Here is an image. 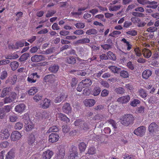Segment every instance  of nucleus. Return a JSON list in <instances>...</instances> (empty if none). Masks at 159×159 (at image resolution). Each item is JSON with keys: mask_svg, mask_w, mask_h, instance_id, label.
I'll return each instance as SVG.
<instances>
[{"mask_svg": "<svg viewBox=\"0 0 159 159\" xmlns=\"http://www.w3.org/2000/svg\"><path fill=\"white\" fill-rule=\"evenodd\" d=\"M134 120V117L131 114H125L122 116L120 119L121 124L125 126H127L132 124Z\"/></svg>", "mask_w": 159, "mask_h": 159, "instance_id": "1", "label": "nucleus"}, {"mask_svg": "<svg viewBox=\"0 0 159 159\" xmlns=\"http://www.w3.org/2000/svg\"><path fill=\"white\" fill-rule=\"evenodd\" d=\"M74 124L75 126H79L81 129L84 130H87L89 129V127L87 123L81 120H76L74 122Z\"/></svg>", "mask_w": 159, "mask_h": 159, "instance_id": "2", "label": "nucleus"}, {"mask_svg": "<svg viewBox=\"0 0 159 159\" xmlns=\"http://www.w3.org/2000/svg\"><path fill=\"white\" fill-rule=\"evenodd\" d=\"M146 129L145 126H140L134 130V133L137 136L141 137L144 135Z\"/></svg>", "mask_w": 159, "mask_h": 159, "instance_id": "3", "label": "nucleus"}, {"mask_svg": "<svg viewBox=\"0 0 159 159\" xmlns=\"http://www.w3.org/2000/svg\"><path fill=\"white\" fill-rule=\"evenodd\" d=\"M40 76L38 75L37 73H34L28 75L27 80L28 83H34L37 80V79H39Z\"/></svg>", "mask_w": 159, "mask_h": 159, "instance_id": "4", "label": "nucleus"}, {"mask_svg": "<svg viewBox=\"0 0 159 159\" xmlns=\"http://www.w3.org/2000/svg\"><path fill=\"white\" fill-rule=\"evenodd\" d=\"M70 155L68 157L69 159H74L77 156L78 152L77 148L74 145H72L69 150Z\"/></svg>", "mask_w": 159, "mask_h": 159, "instance_id": "5", "label": "nucleus"}, {"mask_svg": "<svg viewBox=\"0 0 159 159\" xmlns=\"http://www.w3.org/2000/svg\"><path fill=\"white\" fill-rule=\"evenodd\" d=\"M131 20L134 24L137 25L138 27L144 26L146 23L144 22L141 21L140 19L135 17H133L131 18Z\"/></svg>", "mask_w": 159, "mask_h": 159, "instance_id": "6", "label": "nucleus"}, {"mask_svg": "<svg viewBox=\"0 0 159 159\" xmlns=\"http://www.w3.org/2000/svg\"><path fill=\"white\" fill-rule=\"evenodd\" d=\"M17 94L15 92L11 93V94L8 97H6L3 99V101L5 103H8L12 102L16 98Z\"/></svg>", "mask_w": 159, "mask_h": 159, "instance_id": "7", "label": "nucleus"}, {"mask_svg": "<svg viewBox=\"0 0 159 159\" xmlns=\"http://www.w3.org/2000/svg\"><path fill=\"white\" fill-rule=\"evenodd\" d=\"M53 155L52 151L47 150L42 153L41 159H50Z\"/></svg>", "mask_w": 159, "mask_h": 159, "instance_id": "8", "label": "nucleus"}, {"mask_svg": "<svg viewBox=\"0 0 159 159\" xmlns=\"http://www.w3.org/2000/svg\"><path fill=\"white\" fill-rule=\"evenodd\" d=\"M10 136V134L7 129H4L0 132V139L2 140L7 139Z\"/></svg>", "mask_w": 159, "mask_h": 159, "instance_id": "9", "label": "nucleus"}, {"mask_svg": "<svg viewBox=\"0 0 159 159\" xmlns=\"http://www.w3.org/2000/svg\"><path fill=\"white\" fill-rule=\"evenodd\" d=\"M31 61L33 62H37L45 60V57L42 55H35L31 58Z\"/></svg>", "mask_w": 159, "mask_h": 159, "instance_id": "10", "label": "nucleus"}, {"mask_svg": "<svg viewBox=\"0 0 159 159\" xmlns=\"http://www.w3.org/2000/svg\"><path fill=\"white\" fill-rule=\"evenodd\" d=\"M51 102V101L50 99L45 98L42 101L40 104V107L43 109H46L50 106Z\"/></svg>", "mask_w": 159, "mask_h": 159, "instance_id": "11", "label": "nucleus"}, {"mask_svg": "<svg viewBox=\"0 0 159 159\" xmlns=\"http://www.w3.org/2000/svg\"><path fill=\"white\" fill-rule=\"evenodd\" d=\"M21 137V135L20 132L15 131L11 133L10 138L12 141H16L19 140Z\"/></svg>", "mask_w": 159, "mask_h": 159, "instance_id": "12", "label": "nucleus"}, {"mask_svg": "<svg viewBox=\"0 0 159 159\" xmlns=\"http://www.w3.org/2000/svg\"><path fill=\"white\" fill-rule=\"evenodd\" d=\"M58 152L57 153V157L59 159L63 158L65 155L64 146L62 145H60L58 148Z\"/></svg>", "mask_w": 159, "mask_h": 159, "instance_id": "13", "label": "nucleus"}, {"mask_svg": "<svg viewBox=\"0 0 159 159\" xmlns=\"http://www.w3.org/2000/svg\"><path fill=\"white\" fill-rule=\"evenodd\" d=\"M59 139V135L56 133H52L49 136V142L54 143L57 142Z\"/></svg>", "mask_w": 159, "mask_h": 159, "instance_id": "14", "label": "nucleus"}, {"mask_svg": "<svg viewBox=\"0 0 159 159\" xmlns=\"http://www.w3.org/2000/svg\"><path fill=\"white\" fill-rule=\"evenodd\" d=\"M15 148H11L6 155L5 159H14L15 157Z\"/></svg>", "mask_w": 159, "mask_h": 159, "instance_id": "15", "label": "nucleus"}, {"mask_svg": "<svg viewBox=\"0 0 159 159\" xmlns=\"http://www.w3.org/2000/svg\"><path fill=\"white\" fill-rule=\"evenodd\" d=\"M62 110L65 113L69 114L71 111V108L70 104L67 102L64 104L62 107Z\"/></svg>", "mask_w": 159, "mask_h": 159, "instance_id": "16", "label": "nucleus"}, {"mask_svg": "<svg viewBox=\"0 0 159 159\" xmlns=\"http://www.w3.org/2000/svg\"><path fill=\"white\" fill-rule=\"evenodd\" d=\"M26 107L24 103H20L16 105L15 108V111L18 113H22L24 111Z\"/></svg>", "mask_w": 159, "mask_h": 159, "instance_id": "17", "label": "nucleus"}, {"mask_svg": "<svg viewBox=\"0 0 159 159\" xmlns=\"http://www.w3.org/2000/svg\"><path fill=\"white\" fill-rule=\"evenodd\" d=\"M50 116V114L49 111H44L40 113L39 115V120L45 119H48Z\"/></svg>", "mask_w": 159, "mask_h": 159, "instance_id": "18", "label": "nucleus"}, {"mask_svg": "<svg viewBox=\"0 0 159 159\" xmlns=\"http://www.w3.org/2000/svg\"><path fill=\"white\" fill-rule=\"evenodd\" d=\"M56 116L58 117L59 119L66 123L69 122L70 120L65 115L61 113H57L56 114Z\"/></svg>", "mask_w": 159, "mask_h": 159, "instance_id": "19", "label": "nucleus"}, {"mask_svg": "<svg viewBox=\"0 0 159 159\" xmlns=\"http://www.w3.org/2000/svg\"><path fill=\"white\" fill-rule=\"evenodd\" d=\"M67 95H66L65 93L62 92L60 94L59 96L56 97L55 100V102L56 103H59L63 100L65 98H67Z\"/></svg>", "mask_w": 159, "mask_h": 159, "instance_id": "20", "label": "nucleus"}, {"mask_svg": "<svg viewBox=\"0 0 159 159\" xmlns=\"http://www.w3.org/2000/svg\"><path fill=\"white\" fill-rule=\"evenodd\" d=\"M130 100L129 95H127L125 96H123L120 97L117 99V101L120 102L122 104L126 103L128 102Z\"/></svg>", "mask_w": 159, "mask_h": 159, "instance_id": "21", "label": "nucleus"}, {"mask_svg": "<svg viewBox=\"0 0 159 159\" xmlns=\"http://www.w3.org/2000/svg\"><path fill=\"white\" fill-rule=\"evenodd\" d=\"M35 138L34 135L32 134H30L29 137L28 139V143L30 146H33L35 144Z\"/></svg>", "mask_w": 159, "mask_h": 159, "instance_id": "22", "label": "nucleus"}, {"mask_svg": "<svg viewBox=\"0 0 159 159\" xmlns=\"http://www.w3.org/2000/svg\"><path fill=\"white\" fill-rule=\"evenodd\" d=\"M158 127V125L156 123H152L148 127V130L150 132H153L157 129Z\"/></svg>", "mask_w": 159, "mask_h": 159, "instance_id": "23", "label": "nucleus"}, {"mask_svg": "<svg viewBox=\"0 0 159 159\" xmlns=\"http://www.w3.org/2000/svg\"><path fill=\"white\" fill-rule=\"evenodd\" d=\"M96 103L94 100L93 99H86L84 102V104L87 107H92L94 106Z\"/></svg>", "mask_w": 159, "mask_h": 159, "instance_id": "24", "label": "nucleus"}, {"mask_svg": "<svg viewBox=\"0 0 159 159\" xmlns=\"http://www.w3.org/2000/svg\"><path fill=\"white\" fill-rule=\"evenodd\" d=\"M138 95L143 98L145 99L147 96L148 94L145 89H140L138 91Z\"/></svg>", "mask_w": 159, "mask_h": 159, "instance_id": "25", "label": "nucleus"}, {"mask_svg": "<svg viewBox=\"0 0 159 159\" xmlns=\"http://www.w3.org/2000/svg\"><path fill=\"white\" fill-rule=\"evenodd\" d=\"M152 74V71L149 69H146L142 73V77L145 79H148Z\"/></svg>", "mask_w": 159, "mask_h": 159, "instance_id": "26", "label": "nucleus"}, {"mask_svg": "<svg viewBox=\"0 0 159 159\" xmlns=\"http://www.w3.org/2000/svg\"><path fill=\"white\" fill-rule=\"evenodd\" d=\"M142 52L144 57L146 58H149L152 55V52L150 50L146 48L143 49Z\"/></svg>", "mask_w": 159, "mask_h": 159, "instance_id": "27", "label": "nucleus"}, {"mask_svg": "<svg viewBox=\"0 0 159 159\" xmlns=\"http://www.w3.org/2000/svg\"><path fill=\"white\" fill-rule=\"evenodd\" d=\"M81 82L85 88L90 86L92 83V81L90 79H86L83 80Z\"/></svg>", "mask_w": 159, "mask_h": 159, "instance_id": "28", "label": "nucleus"}, {"mask_svg": "<svg viewBox=\"0 0 159 159\" xmlns=\"http://www.w3.org/2000/svg\"><path fill=\"white\" fill-rule=\"evenodd\" d=\"M34 125L31 121L25 124V130L26 131H29L31 130L34 128Z\"/></svg>", "mask_w": 159, "mask_h": 159, "instance_id": "29", "label": "nucleus"}, {"mask_svg": "<svg viewBox=\"0 0 159 159\" xmlns=\"http://www.w3.org/2000/svg\"><path fill=\"white\" fill-rule=\"evenodd\" d=\"M66 59V62L69 64H74L76 62L75 58L73 56L67 57Z\"/></svg>", "mask_w": 159, "mask_h": 159, "instance_id": "30", "label": "nucleus"}, {"mask_svg": "<svg viewBox=\"0 0 159 159\" xmlns=\"http://www.w3.org/2000/svg\"><path fill=\"white\" fill-rule=\"evenodd\" d=\"M54 75L50 74L46 75L44 78V80L45 82L52 83L54 81Z\"/></svg>", "mask_w": 159, "mask_h": 159, "instance_id": "31", "label": "nucleus"}, {"mask_svg": "<svg viewBox=\"0 0 159 159\" xmlns=\"http://www.w3.org/2000/svg\"><path fill=\"white\" fill-rule=\"evenodd\" d=\"M11 91V88L9 87H7L4 88L2 90L1 97L3 98L8 94Z\"/></svg>", "mask_w": 159, "mask_h": 159, "instance_id": "32", "label": "nucleus"}, {"mask_svg": "<svg viewBox=\"0 0 159 159\" xmlns=\"http://www.w3.org/2000/svg\"><path fill=\"white\" fill-rule=\"evenodd\" d=\"M101 91V89L100 87L98 86L95 87L92 93V95L94 96H97L99 95Z\"/></svg>", "mask_w": 159, "mask_h": 159, "instance_id": "33", "label": "nucleus"}, {"mask_svg": "<svg viewBox=\"0 0 159 159\" xmlns=\"http://www.w3.org/2000/svg\"><path fill=\"white\" fill-rule=\"evenodd\" d=\"M59 69V66L58 65L54 64L51 65L49 68V70L53 73H56Z\"/></svg>", "mask_w": 159, "mask_h": 159, "instance_id": "34", "label": "nucleus"}, {"mask_svg": "<svg viewBox=\"0 0 159 159\" xmlns=\"http://www.w3.org/2000/svg\"><path fill=\"white\" fill-rule=\"evenodd\" d=\"M77 51L80 56L82 57L86 54L87 50L85 48L81 47L77 48Z\"/></svg>", "mask_w": 159, "mask_h": 159, "instance_id": "35", "label": "nucleus"}, {"mask_svg": "<svg viewBox=\"0 0 159 159\" xmlns=\"http://www.w3.org/2000/svg\"><path fill=\"white\" fill-rule=\"evenodd\" d=\"M121 41L125 44V46L127 47V50L128 51H129L132 48V45L131 44L130 42L127 41L125 39H122Z\"/></svg>", "mask_w": 159, "mask_h": 159, "instance_id": "36", "label": "nucleus"}, {"mask_svg": "<svg viewBox=\"0 0 159 159\" xmlns=\"http://www.w3.org/2000/svg\"><path fill=\"white\" fill-rule=\"evenodd\" d=\"M38 89L36 87H31L28 91V93L30 95H33L36 93L38 92Z\"/></svg>", "mask_w": 159, "mask_h": 159, "instance_id": "37", "label": "nucleus"}, {"mask_svg": "<svg viewBox=\"0 0 159 159\" xmlns=\"http://www.w3.org/2000/svg\"><path fill=\"white\" fill-rule=\"evenodd\" d=\"M30 55L29 53H25L23 54L19 58V61H23L26 60Z\"/></svg>", "mask_w": 159, "mask_h": 159, "instance_id": "38", "label": "nucleus"}, {"mask_svg": "<svg viewBox=\"0 0 159 159\" xmlns=\"http://www.w3.org/2000/svg\"><path fill=\"white\" fill-rule=\"evenodd\" d=\"M145 88L148 90H149L151 89L150 91L149 92L150 93L152 94L153 93L155 90V89L153 86L152 84H148L145 86Z\"/></svg>", "mask_w": 159, "mask_h": 159, "instance_id": "39", "label": "nucleus"}, {"mask_svg": "<svg viewBox=\"0 0 159 159\" xmlns=\"http://www.w3.org/2000/svg\"><path fill=\"white\" fill-rule=\"evenodd\" d=\"M108 68L114 73H118L120 70V68H118L115 66H111L108 67Z\"/></svg>", "mask_w": 159, "mask_h": 159, "instance_id": "40", "label": "nucleus"}, {"mask_svg": "<svg viewBox=\"0 0 159 159\" xmlns=\"http://www.w3.org/2000/svg\"><path fill=\"white\" fill-rule=\"evenodd\" d=\"M139 4L144 5L147 4L153 5L154 4V2H150L148 0H137Z\"/></svg>", "mask_w": 159, "mask_h": 159, "instance_id": "41", "label": "nucleus"}, {"mask_svg": "<svg viewBox=\"0 0 159 159\" xmlns=\"http://www.w3.org/2000/svg\"><path fill=\"white\" fill-rule=\"evenodd\" d=\"M23 121L25 124L27 123L30 121H31L30 120L29 115L28 113H25L23 116Z\"/></svg>", "mask_w": 159, "mask_h": 159, "instance_id": "42", "label": "nucleus"}, {"mask_svg": "<svg viewBox=\"0 0 159 159\" xmlns=\"http://www.w3.org/2000/svg\"><path fill=\"white\" fill-rule=\"evenodd\" d=\"M19 63L16 61L12 62L10 63L11 67L13 70H16L19 66Z\"/></svg>", "mask_w": 159, "mask_h": 159, "instance_id": "43", "label": "nucleus"}, {"mask_svg": "<svg viewBox=\"0 0 159 159\" xmlns=\"http://www.w3.org/2000/svg\"><path fill=\"white\" fill-rule=\"evenodd\" d=\"M90 41V40L89 39L84 38L82 39L77 40V43H78L83 44L86 43H89Z\"/></svg>", "mask_w": 159, "mask_h": 159, "instance_id": "44", "label": "nucleus"}, {"mask_svg": "<svg viewBox=\"0 0 159 159\" xmlns=\"http://www.w3.org/2000/svg\"><path fill=\"white\" fill-rule=\"evenodd\" d=\"M78 146L80 151L82 152L85 150L86 145L84 143L81 142L79 144Z\"/></svg>", "mask_w": 159, "mask_h": 159, "instance_id": "45", "label": "nucleus"}, {"mask_svg": "<svg viewBox=\"0 0 159 159\" xmlns=\"http://www.w3.org/2000/svg\"><path fill=\"white\" fill-rule=\"evenodd\" d=\"M140 102L138 99H134L130 102V105L132 107H135L137 106L138 104H140Z\"/></svg>", "mask_w": 159, "mask_h": 159, "instance_id": "46", "label": "nucleus"}, {"mask_svg": "<svg viewBox=\"0 0 159 159\" xmlns=\"http://www.w3.org/2000/svg\"><path fill=\"white\" fill-rule=\"evenodd\" d=\"M120 74V76L124 78H128L129 75V72L124 70L121 71Z\"/></svg>", "mask_w": 159, "mask_h": 159, "instance_id": "47", "label": "nucleus"}, {"mask_svg": "<svg viewBox=\"0 0 159 159\" xmlns=\"http://www.w3.org/2000/svg\"><path fill=\"white\" fill-rule=\"evenodd\" d=\"M23 127V124L20 122H17L14 126V128L17 130L21 129Z\"/></svg>", "mask_w": 159, "mask_h": 159, "instance_id": "48", "label": "nucleus"}, {"mask_svg": "<svg viewBox=\"0 0 159 159\" xmlns=\"http://www.w3.org/2000/svg\"><path fill=\"white\" fill-rule=\"evenodd\" d=\"M121 6L120 5L117 6H110L109 7V10L110 11H116L119 10Z\"/></svg>", "mask_w": 159, "mask_h": 159, "instance_id": "49", "label": "nucleus"}, {"mask_svg": "<svg viewBox=\"0 0 159 159\" xmlns=\"http://www.w3.org/2000/svg\"><path fill=\"white\" fill-rule=\"evenodd\" d=\"M18 118V116L14 114L10 115L9 117L10 121L12 122L16 121Z\"/></svg>", "mask_w": 159, "mask_h": 159, "instance_id": "50", "label": "nucleus"}, {"mask_svg": "<svg viewBox=\"0 0 159 159\" xmlns=\"http://www.w3.org/2000/svg\"><path fill=\"white\" fill-rule=\"evenodd\" d=\"M101 47L104 50H106L111 49L112 48V45L107 44H103L101 45Z\"/></svg>", "mask_w": 159, "mask_h": 159, "instance_id": "51", "label": "nucleus"}, {"mask_svg": "<svg viewBox=\"0 0 159 159\" xmlns=\"http://www.w3.org/2000/svg\"><path fill=\"white\" fill-rule=\"evenodd\" d=\"M125 90L122 87H119L116 88L115 90V91L118 94H123L125 93Z\"/></svg>", "mask_w": 159, "mask_h": 159, "instance_id": "52", "label": "nucleus"}, {"mask_svg": "<svg viewBox=\"0 0 159 159\" xmlns=\"http://www.w3.org/2000/svg\"><path fill=\"white\" fill-rule=\"evenodd\" d=\"M76 28L78 29H83L85 26V23L81 22H79L75 25Z\"/></svg>", "mask_w": 159, "mask_h": 159, "instance_id": "53", "label": "nucleus"}, {"mask_svg": "<svg viewBox=\"0 0 159 159\" xmlns=\"http://www.w3.org/2000/svg\"><path fill=\"white\" fill-rule=\"evenodd\" d=\"M97 33V31L94 29H91L88 30L86 32V34L88 35L95 34Z\"/></svg>", "mask_w": 159, "mask_h": 159, "instance_id": "54", "label": "nucleus"}, {"mask_svg": "<svg viewBox=\"0 0 159 159\" xmlns=\"http://www.w3.org/2000/svg\"><path fill=\"white\" fill-rule=\"evenodd\" d=\"M59 129L57 127L55 126H53L50 127L48 130V133H50L51 132H56L58 131Z\"/></svg>", "mask_w": 159, "mask_h": 159, "instance_id": "55", "label": "nucleus"}, {"mask_svg": "<svg viewBox=\"0 0 159 159\" xmlns=\"http://www.w3.org/2000/svg\"><path fill=\"white\" fill-rule=\"evenodd\" d=\"M91 89L88 87L84 89L83 91V94L85 96H88L91 93Z\"/></svg>", "mask_w": 159, "mask_h": 159, "instance_id": "56", "label": "nucleus"}, {"mask_svg": "<svg viewBox=\"0 0 159 159\" xmlns=\"http://www.w3.org/2000/svg\"><path fill=\"white\" fill-rule=\"evenodd\" d=\"M127 34L129 35L132 36H135L137 34V32L135 30H130L126 32Z\"/></svg>", "mask_w": 159, "mask_h": 159, "instance_id": "57", "label": "nucleus"}, {"mask_svg": "<svg viewBox=\"0 0 159 159\" xmlns=\"http://www.w3.org/2000/svg\"><path fill=\"white\" fill-rule=\"evenodd\" d=\"M108 57L113 60H115L116 59V57L114 54L111 52H108L107 53Z\"/></svg>", "mask_w": 159, "mask_h": 159, "instance_id": "58", "label": "nucleus"}, {"mask_svg": "<svg viewBox=\"0 0 159 159\" xmlns=\"http://www.w3.org/2000/svg\"><path fill=\"white\" fill-rule=\"evenodd\" d=\"M132 15L134 16V17H144V14L136 12H133L132 13Z\"/></svg>", "mask_w": 159, "mask_h": 159, "instance_id": "59", "label": "nucleus"}, {"mask_svg": "<svg viewBox=\"0 0 159 159\" xmlns=\"http://www.w3.org/2000/svg\"><path fill=\"white\" fill-rule=\"evenodd\" d=\"M11 108V106L7 105L5 106L2 109H3V111L6 114V113L9 112L10 111Z\"/></svg>", "mask_w": 159, "mask_h": 159, "instance_id": "60", "label": "nucleus"}, {"mask_svg": "<svg viewBox=\"0 0 159 159\" xmlns=\"http://www.w3.org/2000/svg\"><path fill=\"white\" fill-rule=\"evenodd\" d=\"M42 97L43 96L41 95L36 94L33 97V99L35 101L37 102L41 100Z\"/></svg>", "mask_w": 159, "mask_h": 159, "instance_id": "61", "label": "nucleus"}, {"mask_svg": "<svg viewBox=\"0 0 159 159\" xmlns=\"http://www.w3.org/2000/svg\"><path fill=\"white\" fill-rule=\"evenodd\" d=\"M134 156L125 154L124 155V159H136Z\"/></svg>", "mask_w": 159, "mask_h": 159, "instance_id": "62", "label": "nucleus"}, {"mask_svg": "<svg viewBox=\"0 0 159 159\" xmlns=\"http://www.w3.org/2000/svg\"><path fill=\"white\" fill-rule=\"evenodd\" d=\"M0 78L2 80H4L5 79L7 76V72L6 70H4L2 72Z\"/></svg>", "mask_w": 159, "mask_h": 159, "instance_id": "63", "label": "nucleus"}, {"mask_svg": "<svg viewBox=\"0 0 159 159\" xmlns=\"http://www.w3.org/2000/svg\"><path fill=\"white\" fill-rule=\"evenodd\" d=\"M96 152V150L94 148L91 147L88 150V153L89 154H93Z\"/></svg>", "mask_w": 159, "mask_h": 159, "instance_id": "64", "label": "nucleus"}]
</instances>
